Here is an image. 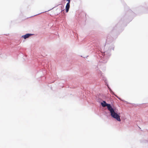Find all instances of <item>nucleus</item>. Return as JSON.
Listing matches in <instances>:
<instances>
[{
  "instance_id": "1",
  "label": "nucleus",
  "mask_w": 148,
  "mask_h": 148,
  "mask_svg": "<svg viewBox=\"0 0 148 148\" xmlns=\"http://www.w3.org/2000/svg\"><path fill=\"white\" fill-rule=\"evenodd\" d=\"M101 105L103 107L107 106L108 110L110 112L111 116L114 118L116 119L118 121H121L119 116L115 112L110 104L107 103L105 101H103L101 103Z\"/></svg>"
},
{
  "instance_id": "2",
  "label": "nucleus",
  "mask_w": 148,
  "mask_h": 148,
  "mask_svg": "<svg viewBox=\"0 0 148 148\" xmlns=\"http://www.w3.org/2000/svg\"><path fill=\"white\" fill-rule=\"evenodd\" d=\"M32 34H27L23 36L22 37H23L24 39H25L28 38L29 36H31Z\"/></svg>"
},
{
  "instance_id": "3",
  "label": "nucleus",
  "mask_w": 148,
  "mask_h": 148,
  "mask_svg": "<svg viewBox=\"0 0 148 148\" xmlns=\"http://www.w3.org/2000/svg\"><path fill=\"white\" fill-rule=\"evenodd\" d=\"M70 8V3H68L66 5V12H67L69 10Z\"/></svg>"
}]
</instances>
